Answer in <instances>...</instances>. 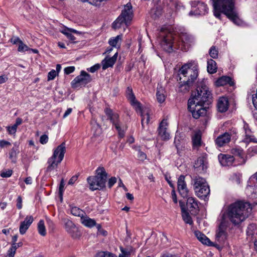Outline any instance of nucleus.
<instances>
[{"mask_svg": "<svg viewBox=\"0 0 257 257\" xmlns=\"http://www.w3.org/2000/svg\"><path fill=\"white\" fill-rule=\"evenodd\" d=\"M14 147L10 150L9 153L10 158L13 162H15L19 151V144L15 143Z\"/></svg>", "mask_w": 257, "mask_h": 257, "instance_id": "obj_32", "label": "nucleus"}, {"mask_svg": "<svg viewBox=\"0 0 257 257\" xmlns=\"http://www.w3.org/2000/svg\"><path fill=\"white\" fill-rule=\"evenodd\" d=\"M126 96L127 99L129 100L131 105L135 108H140V105L141 104L140 102L137 100L136 97L133 93V89L131 87H127L126 90Z\"/></svg>", "mask_w": 257, "mask_h": 257, "instance_id": "obj_21", "label": "nucleus"}, {"mask_svg": "<svg viewBox=\"0 0 257 257\" xmlns=\"http://www.w3.org/2000/svg\"><path fill=\"white\" fill-rule=\"evenodd\" d=\"M69 207L70 208V212L73 215L81 217V223L83 225H96V222L94 220L87 216H84L83 215L85 213L82 210L77 207L73 206L72 205H70Z\"/></svg>", "mask_w": 257, "mask_h": 257, "instance_id": "obj_10", "label": "nucleus"}, {"mask_svg": "<svg viewBox=\"0 0 257 257\" xmlns=\"http://www.w3.org/2000/svg\"><path fill=\"white\" fill-rule=\"evenodd\" d=\"M78 177V175H74L72 176L68 182V184L73 185L76 181Z\"/></svg>", "mask_w": 257, "mask_h": 257, "instance_id": "obj_61", "label": "nucleus"}, {"mask_svg": "<svg viewBox=\"0 0 257 257\" xmlns=\"http://www.w3.org/2000/svg\"><path fill=\"white\" fill-rule=\"evenodd\" d=\"M133 17L132 6L130 3H128L124 6L119 16L113 23L112 28L116 29L120 28L123 25H129Z\"/></svg>", "mask_w": 257, "mask_h": 257, "instance_id": "obj_7", "label": "nucleus"}, {"mask_svg": "<svg viewBox=\"0 0 257 257\" xmlns=\"http://www.w3.org/2000/svg\"><path fill=\"white\" fill-rule=\"evenodd\" d=\"M192 143L194 149H198L201 146V137L199 133H196L192 137Z\"/></svg>", "mask_w": 257, "mask_h": 257, "instance_id": "obj_33", "label": "nucleus"}, {"mask_svg": "<svg viewBox=\"0 0 257 257\" xmlns=\"http://www.w3.org/2000/svg\"><path fill=\"white\" fill-rule=\"evenodd\" d=\"M75 70V67L74 66H69L66 67L64 69V72L66 74H69L72 72H73Z\"/></svg>", "mask_w": 257, "mask_h": 257, "instance_id": "obj_55", "label": "nucleus"}, {"mask_svg": "<svg viewBox=\"0 0 257 257\" xmlns=\"http://www.w3.org/2000/svg\"><path fill=\"white\" fill-rule=\"evenodd\" d=\"M116 182V178L114 177L110 178L108 182L109 188H111L112 186Z\"/></svg>", "mask_w": 257, "mask_h": 257, "instance_id": "obj_56", "label": "nucleus"}, {"mask_svg": "<svg viewBox=\"0 0 257 257\" xmlns=\"http://www.w3.org/2000/svg\"><path fill=\"white\" fill-rule=\"evenodd\" d=\"M64 182H63V180H62L61 183L60 184V186H59V193H60V195L61 200L62 199V193L64 191Z\"/></svg>", "mask_w": 257, "mask_h": 257, "instance_id": "obj_58", "label": "nucleus"}, {"mask_svg": "<svg viewBox=\"0 0 257 257\" xmlns=\"http://www.w3.org/2000/svg\"><path fill=\"white\" fill-rule=\"evenodd\" d=\"M226 226H218L216 231L215 242L218 244L223 245L227 238ZM220 247V246H219Z\"/></svg>", "mask_w": 257, "mask_h": 257, "instance_id": "obj_15", "label": "nucleus"}, {"mask_svg": "<svg viewBox=\"0 0 257 257\" xmlns=\"http://www.w3.org/2000/svg\"><path fill=\"white\" fill-rule=\"evenodd\" d=\"M34 220V218L32 216H27L25 220L21 223V225H31Z\"/></svg>", "mask_w": 257, "mask_h": 257, "instance_id": "obj_47", "label": "nucleus"}, {"mask_svg": "<svg viewBox=\"0 0 257 257\" xmlns=\"http://www.w3.org/2000/svg\"><path fill=\"white\" fill-rule=\"evenodd\" d=\"M185 176L181 175L179 177L177 181V189L182 197L187 198L189 196V190L185 180Z\"/></svg>", "mask_w": 257, "mask_h": 257, "instance_id": "obj_14", "label": "nucleus"}, {"mask_svg": "<svg viewBox=\"0 0 257 257\" xmlns=\"http://www.w3.org/2000/svg\"><path fill=\"white\" fill-rule=\"evenodd\" d=\"M96 257H115V255L109 252L101 251L96 254Z\"/></svg>", "mask_w": 257, "mask_h": 257, "instance_id": "obj_43", "label": "nucleus"}, {"mask_svg": "<svg viewBox=\"0 0 257 257\" xmlns=\"http://www.w3.org/2000/svg\"><path fill=\"white\" fill-rule=\"evenodd\" d=\"M92 80L89 74L84 71H81L80 75L76 77L71 82L72 88H77L85 86Z\"/></svg>", "mask_w": 257, "mask_h": 257, "instance_id": "obj_9", "label": "nucleus"}, {"mask_svg": "<svg viewBox=\"0 0 257 257\" xmlns=\"http://www.w3.org/2000/svg\"><path fill=\"white\" fill-rule=\"evenodd\" d=\"M11 145V143L7 141L4 140H0V148H1L10 146Z\"/></svg>", "mask_w": 257, "mask_h": 257, "instance_id": "obj_52", "label": "nucleus"}, {"mask_svg": "<svg viewBox=\"0 0 257 257\" xmlns=\"http://www.w3.org/2000/svg\"><path fill=\"white\" fill-rule=\"evenodd\" d=\"M17 127L15 124H14L12 126H9L7 127V130H8V132L10 134H11V135L15 134V133L17 131Z\"/></svg>", "mask_w": 257, "mask_h": 257, "instance_id": "obj_51", "label": "nucleus"}, {"mask_svg": "<svg viewBox=\"0 0 257 257\" xmlns=\"http://www.w3.org/2000/svg\"><path fill=\"white\" fill-rule=\"evenodd\" d=\"M97 235H101L102 236H106L107 232L101 227V226H97Z\"/></svg>", "mask_w": 257, "mask_h": 257, "instance_id": "obj_49", "label": "nucleus"}, {"mask_svg": "<svg viewBox=\"0 0 257 257\" xmlns=\"http://www.w3.org/2000/svg\"><path fill=\"white\" fill-rule=\"evenodd\" d=\"M15 247L12 246L8 251V255L9 257H14L16 250Z\"/></svg>", "mask_w": 257, "mask_h": 257, "instance_id": "obj_54", "label": "nucleus"}, {"mask_svg": "<svg viewBox=\"0 0 257 257\" xmlns=\"http://www.w3.org/2000/svg\"><path fill=\"white\" fill-rule=\"evenodd\" d=\"M57 75L58 73L55 70H52L48 74V80H53Z\"/></svg>", "mask_w": 257, "mask_h": 257, "instance_id": "obj_48", "label": "nucleus"}, {"mask_svg": "<svg viewBox=\"0 0 257 257\" xmlns=\"http://www.w3.org/2000/svg\"><path fill=\"white\" fill-rule=\"evenodd\" d=\"M180 39L181 40L182 43L186 47L188 48L191 43L193 42V38L187 33H182L180 35Z\"/></svg>", "mask_w": 257, "mask_h": 257, "instance_id": "obj_28", "label": "nucleus"}, {"mask_svg": "<svg viewBox=\"0 0 257 257\" xmlns=\"http://www.w3.org/2000/svg\"><path fill=\"white\" fill-rule=\"evenodd\" d=\"M100 68V65L98 64H95L94 66L88 68L87 70L91 73H94Z\"/></svg>", "mask_w": 257, "mask_h": 257, "instance_id": "obj_57", "label": "nucleus"}, {"mask_svg": "<svg viewBox=\"0 0 257 257\" xmlns=\"http://www.w3.org/2000/svg\"><path fill=\"white\" fill-rule=\"evenodd\" d=\"M218 159L222 166H229L233 164L234 158L233 155L220 154L218 156Z\"/></svg>", "mask_w": 257, "mask_h": 257, "instance_id": "obj_22", "label": "nucleus"}, {"mask_svg": "<svg viewBox=\"0 0 257 257\" xmlns=\"http://www.w3.org/2000/svg\"><path fill=\"white\" fill-rule=\"evenodd\" d=\"M117 53L116 52L112 57H106L102 62V69L105 70L108 67H112L116 61Z\"/></svg>", "mask_w": 257, "mask_h": 257, "instance_id": "obj_24", "label": "nucleus"}, {"mask_svg": "<svg viewBox=\"0 0 257 257\" xmlns=\"http://www.w3.org/2000/svg\"><path fill=\"white\" fill-rule=\"evenodd\" d=\"M29 226H20V232L22 234H24L27 229H28Z\"/></svg>", "mask_w": 257, "mask_h": 257, "instance_id": "obj_64", "label": "nucleus"}, {"mask_svg": "<svg viewBox=\"0 0 257 257\" xmlns=\"http://www.w3.org/2000/svg\"><path fill=\"white\" fill-rule=\"evenodd\" d=\"M182 218L186 223L189 224H191L192 223V218L189 215L188 212L186 211H183L182 212Z\"/></svg>", "mask_w": 257, "mask_h": 257, "instance_id": "obj_41", "label": "nucleus"}, {"mask_svg": "<svg viewBox=\"0 0 257 257\" xmlns=\"http://www.w3.org/2000/svg\"><path fill=\"white\" fill-rule=\"evenodd\" d=\"M133 149L138 152L137 157L140 161L144 162L147 159L146 154L141 150L140 146H134Z\"/></svg>", "mask_w": 257, "mask_h": 257, "instance_id": "obj_34", "label": "nucleus"}, {"mask_svg": "<svg viewBox=\"0 0 257 257\" xmlns=\"http://www.w3.org/2000/svg\"><path fill=\"white\" fill-rule=\"evenodd\" d=\"M105 112L115 128H118V126L120 125L118 114L113 112L112 110L108 108L105 109Z\"/></svg>", "mask_w": 257, "mask_h": 257, "instance_id": "obj_20", "label": "nucleus"}, {"mask_svg": "<svg viewBox=\"0 0 257 257\" xmlns=\"http://www.w3.org/2000/svg\"><path fill=\"white\" fill-rule=\"evenodd\" d=\"M135 109L138 113L140 114L142 117L141 122L142 127L144 128L145 123L148 124L150 121L149 110L147 108H143L141 104L140 105V108H138L137 107H136Z\"/></svg>", "mask_w": 257, "mask_h": 257, "instance_id": "obj_19", "label": "nucleus"}, {"mask_svg": "<svg viewBox=\"0 0 257 257\" xmlns=\"http://www.w3.org/2000/svg\"><path fill=\"white\" fill-rule=\"evenodd\" d=\"M194 189L196 195L200 198H204L207 197L210 193V189L208 185Z\"/></svg>", "mask_w": 257, "mask_h": 257, "instance_id": "obj_25", "label": "nucleus"}, {"mask_svg": "<svg viewBox=\"0 0 257 257\" xmlns=\"http://www.w3.org/2000/svg\"><path fill=\"white\" fill-rule=\"evenodd\" d=\"M231 153L233 156H238L240 158H243L244 153L243 150L240 147H235L231 150Z\"/></svg>", "mask_w": 257, "mask_h": 257, "instance_id": "obj_37", "label": "nucleus"}, {"mask_svg": "<svg viewBox=\"0 0 257 257\" xmlns=\"http://www.w3.org/2000/svg\"><path fill=\"white\" fill-rule=\"evenodd\" d=\"M236 133L234 131H229L219 135L215 140V143L217 146L221 147L228 144L231 138L235 137Z\"/></svg>", "mask_w": 257, "mask_h": 257, "instance_id": "obj_12", "label": "nucleus"}, {"mask_svg": "<svg viewBox=\"0 0 257 257\" xmlns=\"http://www.w3.org/2000/svg\"><path fill=\"white\" fill-rule=\"evenodd\" d=\"M121 40L122 35H117L115 37L110 38L108 41V43L111 46L116 47L117 46H120Z\"/></svg>", "mask_w": 257, "mask_h": 257, "instance_id": "obj_36", "label": "nucleus"}, {"mask_svg": "<svg viewBox=\"0 0 257 257\" xmlns=\"http://www.w3.org/2000/svg\"><path fill=\"white\" fill-rule=\"evenodd\" d=\"M171 194H172V200H173V202L175 203H177V195H176V194L174 189H173V190L172 191Z\"/></svg>", "mask_w": 257, "mask_h": 257, "instance_id": "obj_63", "label": "nucleus"}, {"mask_svg": "<svg viewBox=\"0 0 257 257\" xmlns=\"http://www.w3.org/2000/svg\"><path fill=\"white\" fill-rule=\"evenodd\" d=\"M242 142L247 144L250 142L257 143V139L255 138L251 131H248L244 133Z\"/></svg>", "mask_w": 257, "mask_h": 257, "instance_id": "obj_31", "label": "nucleus"}, {"mask_svg": "<svg viewBox=\"0 0 257 257\" xmlns=\"http://www.w3.org/2000/svg\"><path fill=\"white\" fill-rule=\"evenodd\" d=\"M65 152V143L63 142L54 150L53 155L49 158L47 172H50L57 167L58 165L63 160Z\"/></svg>", "mask_w": 257, "mask_h": 257, "instance_id": "obj_6", "label": "nucleus"}, {"mask_svg": "<svg viewBox=\"0 0 257 257\" xmlns=\"http://www.w3.org/2000/svg\"><path fill=\"white\" fill-rule=\"evenodd\" d=\"M107 174L103 167H99L96 170V175L90 176L87 178L89 188L92 191L100 190L105 186Z\"/></svg>", "mask_w": 257, "mask_h": 257, "instance_id": "obj_5", "label": "nucleus"}, {"mask_svg": "<svg viewBox=\"0 0 257 257\" xmlns=\"http://www.w3.org/2000/svg\"><path fill=\"white\" fill-rule=\"evenodd\" d=\"M209 55L212 58H217L218 55V49L215 46H212L209 50Z\"/></svg>", "mask_w": 257, "mask_h": 257, "instance_id": "obj_42", "label": "nucleus"}, {"mask_svg": "<svg viewBox=\"0 0 257 257\" xmlns=\"http://www.w3.org/2000/svg\"><path fill=\"white\" fill-rule=\"evenodd\" d=\"M17 207L19 209L22 208V198L20 196H18L17 200Z\"/></svg>", "mask_w": 257, "mask_h": 257, "instance_id": "obj_59", "label": "nucleus"}, {"mask_svg": "<svg viewBox=\"0 0 257 257\" xmlns=\"http://www.w3.org/2000/svg\"><path fill=\"white\" fill-rule=\"evenodd\" d=\"M192 10L189 12V15H205L208 10L207 5L203 2L199 1L191 2Z\"/></svg>", "mask_w": 257, "mask_h": 257, "instance_id": "obj_11", "label": "nucleus"}, {"mask_svg": "<svg viewBox=\"0 0 257 257\" xmlns=\"http://www.w3.org/2000/svg\"><path fill=\"white\" fill-rule=\"evenodd\" d=\"M247 153L250 156L257 154V145L249 147L247 150Z\"/></svg>", "mask_w": 257, "mask_h": 257, "instance_id": "obj_46", "label": "nucleus"}, {"mask_svg": "<svg viewBox=\"0 0 257 257\" xmlns=\"http://www.w3.org/2000/svg\"><path fill=\"white\" fill-rule=\"evenodd\" d=\"M38 230L40 234L44 236L46 234V230L45 226H38Z\"/></svg>", "mask_w": 257, "mask_h": 257, "instance_id": "obj_50", "label": "nucleus"}, {"mask_svg": "<svg viewBox=\"0 0 257 257\" xmlns=\"http://www.w3.org/2000/svg\"><path fill=\"white\" fill-rule=\"evenodd\" d=\"M65 230L74 239H78L81 236L82 230L78 226H65Z\"/></svg>", "mask_w": 257, "mask_h": 257, "instance_id": "obj_18", "label": "nucleus"}, {"mask_svg": "<svg viewBox=\"0 0 257 257\" xmlns=\"http://www.w3.org/2000/svg\"><path fill=\"white\" fill-rule=\"evenodd\" d=\"M70 31L74 32L75 33L76 32V30H71L70 29H65L61 32L63 34L65 35L68 39L71 41H74L75 40V37L71 33H70Z\"/></svg>", "mask_w": 257, "mask_h": 257, "instance_id": "obj_40", "label": "nucleus"}, {"mask_svg": "<svg viewBox=\"0 0 257 257\" xmlns=\"http://www.w3.org/2000/svg\"><path fill=\"white\" fill-rule=\"evenodd\" d=\"M82 2H87L95 7H99L103 5L107 0H81Z\"/></svg>", "mask_w": 257, "mask_h": 257, "instance_id": "obj_38", "label": "nucleus"}, {"mask_svg": "<svg viewBox=\"0 0 257 257\" xmlns=\"http://www.w3.org/2000/svg\"><path fill=\"white\" fill-rule=\"evenodd\" d=\"M166 122L164 120H163L160 123V125L158 128V133L159 136L163 140H168L170 137L169 134L166 131Z\"/></svg>", "mask_w": 257, "mask_h": 257, "instance_id": "obj_26", "label": "nucleus"}, {"mask_svg": "<svg viewBox=\"0 0 257 257\" xmlns=\"http://www.w3.org/2000/svg\"><path fill=\"white\" fill-rule=\"evenodd\" d=\"M13 170L11 169L3 170L1 173V176L3 178H8L12 176Z\"/></svg>", "mask_w": 257, "mask_h": 257, "instance_id": "obj_45", "label": "nucleus"}, {"mask_svg": "<svg viewBox=\"0 0 257 257\" xmlns=\"http://www.w3.org/2000/svg\"><path fill=\"white\" fill-rule=\"evenodd\" d=\"M48 141V137L46 135H42L40 139V142L42 144H46Z\"/></svg>", "mask_w": 257, "mask_h": 257, "instance_id": "obj_53", "label": "nucleus"}, {"mask_svg": "<svg viewBox=\"0 0 257 257\" xmlns=\"http://www.w3.org/2000/svg\"><path fill=\"white\" fill-rule=\"evenodd\" d=\"M21 41H22L19 37H14L11 39V42L13 44H20Z\"/></svg>", "mask_w": 257, "mask_h": 257, "instance_id": "obj_60", "label": "nucleus"}, {"mask_svg": "<svg viewBox=\"0 0 257 257\" xmlns=\"http://www.w3.org/2000/svg\"><path fill=\"white\" fill-rule=\"evenodd\" d=\"M194 189L200 188L203 186L207 185L205 179L200 176H196L193 179Z\"/></svg>", "mask_w": 257, "mask_h": 257, "instance_id": "obj_29", "label": "nucleus"}, {"mask_svg": "<svg viewBox=\"0 0 257 257\" xmlns=\"http://www.w3.org/2000/svg\"><path fill=\"white\" fill-rule=\"evenodd\" d=\"M165 92V91L163 87L160 86L157 88L156 97L158 101L160 103H162L165 100L166 96Z\"/></svg>", "mask_w": 257, "mask_h": 257, "instance_id": "obj_30", "label": "nucleus"}, {"mask_svg": "<svg viewBox=\"0 0 257 257\" xmlns=\"http://www.w3.org/2000/svg\"><path fill=\"white\" fill-rule=\"evenodd\" d=\"M212 2L214 16L220 19L221 14H224L233 23L239 25L241 21L235 7L236 0H210Z\"/></svg>", "mask_w": 257, "mask_h": 257, "instance_id": "obj_4", "label": "nucleus"}, {"mask_svg": "<svg viewBox=\"0 0 257 257\" xmlns=\"http://www.w3.org/2000/svg\"><path fill=\"white\" fill-rule=\"evenodd\" d=\"M194 234L197 239L203 244L209 246H214L218 249H220L219 245L217 243L211 241L209 238L200 231L195 230Z\"/></svg>", "mask_w": 257, "mask_h": 257, "instance_id": "obj_16", "label": "nucleus"}, {"mask_svg": "<svg viewBox=\"0 0 257 257\" xmlns=\"http://www.w3.org/2000/svg\"><path fill=\"white\" fill-rule=\"evenodd\" d=\"M186 205L188 210L193 215H196L199 212L198 202L195 198L192 197H187Z\"/></svg>", "mask_w": 257, "mask_h": 257, "instance_id": "obj_17", "label": "nucleus"}, {"mask_svg": "<svg viewBox=\"0 0 257 257\" xmlns=\"http://www.w3.org/2000/svg\"><path fill=\"white\" fill-rule=\"evenodd\" d=\"M227 84H229L230 86H233L234 84L232 79L229 76H222L219 78L215 82V85L217 86H222Z\"/></svg>", "mask_w": 257, "mask_h": 257, "instance_id": "obj_27", "label": "nucleus"}, {"mask_svg": "<svg viewBox=\"0 0 257 257\" xmlns=\"http://www.w3.org/2000/svg\"><path fill=\"white\" fill-rule=\"evenodd\" d=\"M118 132V135L120 138H123L124 136V132L122 130L120 127V125L118 126V128H116Z\"/></svg>", "mask_w": 257, "mask_h": 257, "instance_id": "obj_62", "label": "nucleus"}, {"mask_svg": "<svg viewBox=\"0 0 257 257\" xmlns=\"http://www.w3.org/2000/svg\"><path fill=\"white\" fill-rule=\"evenodd\" d=\"M178 75L180 78L178 91L182 93H186L197 84L198 63L195 61H191L185 64L180 68Z\"/></svg>", "mask_w": 257, "mask_h": 257, "instance_id": "obj_3", "label": "nucleus"}, {"mask_svg": "<svg viewBox=\"0 0 257 257\" xmlns=\"http://www.w3.org/2000/svg\"><path fill=\"white\" fill-rule=\"evenodd\" d=\"M216 63L212 59H209L207 61V71L210 74L215 73L217 71Z\"/></svg>", "mask_w": 257, "mask_h": 257, "instance_id": "obj_35", "label": "nucleus"}, {"mask_svg": "<svg viewBox=\"0 0 257 257\" xmlns=\"http://www.w3.org/2000/svg\"><path fill=\"white\" fill-rule=\"evenodd\" d=\"M208 162L207 155H203L197 158L195 162L194 167L195 171L199 173L205 172L207 168Z\"/></svg>", "mask_w": 257, "mask_h": 257, "instance_id": "obj_13", "label": "nucleus"}, {"mask_svg": "<svg viewBox=\"0 0 257 257\" xmlns=\"http://www.w3.org/2000/svg\"><path fill=\"white\" fill-rule=\"evenodd\" d=\"M229 102L226 97H221L217 101V107L218 110L220 112H224L228 109Z\"/></svg>", "mask_w": 257, "mask_h": 257, "instance_id": "obj_23", "label": "nucleus"}, {"mask_svg": "<svg viewBox=\"0 0 257 257\" xmlns=\"http://www.w3.org/2000/svg\"><path fill=\"white\" fill-rule=\"evenodd\" d=\"M252 207L248 202L238 201L228 207L227 212L220 214L219 225H224L229 220L234 225H239L250 215Z\"/></svg>", "mask_w": 257, "mask_h": 257, "instance_id": "obj_2", "label": "nucleus"}, {"mask_svg": "<svg viewBox=\"0 0 257 257\" xmlns=\"http://www.w3.org/2000/svg\"><path fill=\"white\" fill-rule=\"evenodd\" d=\"M196 90L193 91L188 101V109L192 116L198 119L207 114L212 102V95L209 88L202 81H197Z\"/></svg>", "mask_w": 257, "mask_h": 257, "instance_id": "obj_1", "label": "nucleus"}, {"mask_svg": "<svg viewBox=\"0 0 257 257\" xmlns=\"http://www.w3.org/2000/svg\"><path fill=\"white\" fill-rule=\"evenodd\" d=\"M161 38V45L162 48L169 53L173 51L174 35L168 30L162 29L159 35Z\"/></svg>", "mask_w": 257, "mask_h": 257, "instance_id": "obj_8", "label": "nucleus"}, {"mask_svg": "<svg viewBox=\"0 0 257 257\" xmlns=\"http://www.w3.org/2000/svg\"><path fill=\"white\" fill-rule=\"evenodd\" d=\"M121 254L119 255V257H129L131 253L133 251V248L131 246L126 248L120 247Z\"/></svg>", "mask_w": 257, "mask_h": 257, "instance_id": "obj_39", "label": "nucleus"}, {"mask_svg": "<svg viewBox=\"0 0 257 257\" xmlns=\"http://www.w3.org/2000/svg\"><path fill=\"white\" fill-rule=\"evenodd\" d=\"M30 48L28 47L27 45L25 44L23 41H21L20 44L19 45L18 51L21 52H25L26 51H29Z\"/></svg>", "mask_w": 257, "mask_h": 257, "instance_id": "obj_44", "label": "nucleus"}]
</instances>
